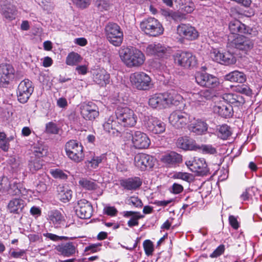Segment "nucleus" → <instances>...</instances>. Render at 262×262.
Instances as JSON below:
<instances>
[{
    "label": "nucleus",
    "mask_w": 262,
    "mask_h": 262,
    "mask_svg": "<svg viewBox=\"0 0 262 262\" xmlns=\"http://www.w3.org/2000/svg\"><path fill=\"white\" fill-rule=\"evenodd\" d=\"M122 61L128 68H138L145 61L144 54L139 49L133 47H122L119 52Z\"/></svg>",
    "instance_id": "obj_1"
},
{
    "label": "nucleus",
    "mask_w": 262,
    "mask_h": 262,
    "mask_svg": "<svg viewBox=\"0 0 262 262\" xmlns=\"http://www.w3.org/2000/svg\"><path fill=\"white\" fill-rule=\"evenodd\" d=\"M101 245L100 244L90 245V246L85 247V251L87 252L90 251L92 253L96 252L99 250V247L101 246Z\"/></svg>",
    "instance_id": "obj_61"
},
{
    "label": "nucleus",
    "mask_w": 262,
    "mask_h": 262,
    "mask_svg": "<svg viewBox=\"0 0 262 262\" xmlns=\"http://www.w3.org/2000/svg\"><path fill=\"white\" fill-rule=\"evenodd\" d=\"M177 31L180 36L187 40H193L199 36L195 28L189 24H181L178 26Z\"/></svg>",
    "instance_id": "obj_17"
},
{
    "label": "nucleus",
    "mask_w": 262,
    "mask_h": 262,
    "mask_svg": "<svg viewBox=\"0 0 262 262\" xmlns=\"http://www.w3.org/2000/svg\"><path fill=\"white\" fill-rule=\"evenodd\" d=\"M34 91L32 82L29 79H26L19 84L17 90L18 101L21 103L27 102Z\"/></svg>",
    "instance_id": "obj_10"
},
{
    "label": "nucleus",
    "mask_w": 262,
    "mask_h": 262,
    "mask_svg": "<svg viewBox=\"0 0 262 262\" xmlns=\"http://www.w3.org/2000/svg\"><path fill=\"white\" fill-rule=\"evenodd\" d=\"M58 196L63 202L69 201L72 196V191L67 187L59 186L57 188Z\"/></svg>",
    "instance_id": "obj_39"
},
{
    "label": "nucleus",
    "mask_w": 262,
    "mask_h": 262,
    "mask_svg": "<svg viewBox=\"0 0 262 262\" xmlns=\"http://www.w3.org/2000/svg\"><path fill=\"white\" fill-rule=\"evenodd\" d=\"M119 182L124 189L128 191L136 190L142 184L141 179L137 177L122 179L120 180Z\"/></svg>",
    "instance_id": "obj_24"
},
{
    "label": "nucleus",
    "mask_w": 262,
    "mask_h": 262,
    "mask_svg": "<svg viewBox=\"0 0 262 262\" xmlns=\"http://www.w3.org/2000/svg\"><path fill=\"white\" fill-rule=\"evenodd\" d=\"M106 38L113 45L118 47L123 39V33L120 27L115 23H108L105 28Z\"/></svg>",
    "instance_id": "obj_4"
},
{
    "label": "nucleus",
    "mask_w": 262,
    "mask_h": 262,
    "mask_svg": "<svg viewBox=\"0 0 262 262\" xmlns=\"http://www.w3.org/2000/svg\"><path fill=\"white\" fill-rule=\"evenodd\" d=\"M104 129L114 137H120L123 129L119 121L114 119V117L111 116L103 124Z\"/></svg>",
    "instance_id": "obj_21"
},
{
    "label": "nucleus",
    "mask_w": 262,
    "mask_h": 262,
    "mask_svg": "<svg viewBox=\"0 0 262 262\" xmlns=\"http://www.w3.org/2000/svg\"><path fill=\"white\" fill-rule=\"evenodd\" d=\"M42 166V161L41 159L31 156L28 161V168L32 172H35L41 169Z\"/></svg>",
    "instance_id": "obj_41"
},
{
    "label": "nucleus",
    "mask_w": 262,
    "mask_h": 262,
    "mask_svg": "<svg viewBox=\"0 0 262 262\" xmlns=\"http://www.w3.org/2000/svg\"><path fill=\"white\" fill-rule=\"evenodd\" d=\"M43 236L49 238L53 241H58L62 238V237H60L56 234L51 233H46L43 234Z\"/></svg>",
    "instance_id": "obj_62"
},
{
    "label": "nucleus",
    "mask_w": 262,
    "mask_h": 262,
    "mask_svg": "<svg viewBox=\"0 0 262 262\" xmlns=\"http://www.w3.org/2000/svg\"><path fill=\"white\" fill-rule=\"evenodd\" d=\"M115 114L117 120L119 121L122 126L133 127L137 122L138 117L135 112L128 107H117Z\"/></svg>",
    "instance_id": "obj_2"
},
{
    "label": "nucleus",
    "mask_w": 262,
    "mask_h": 262,
    "mask_svg": "<svg viewBox=\"0 0 262 262\" xmlns=\"http://www.w3.org/2000/svg\"><path fill=\"white\" fill-rule=\"evenodd\" d=\"M7 139L6 135L4 132H0V148L4 151H8L9 143Z\"/></svg>",
    "instance_id": "obj_47"
},
{
    "label": "nucleus",
    "mask_w": 262,
    "mask_h": 262,
    "mask_svg": "<svg viewBox=\"0 0 262 262\" xmlns=\"http://www.w3.org/2000/svg\"><path fill=\"white\" fill-rule=\"evenodd\" d=\"M186 95L189 103L194 106L204 105L212 97L211 92L208 90H195L188 92Z\"/></svg>",
    "instance_id": "obj_7"
},
{
    "label": "nucleus",
    "mask_w": 262,
    "mask_h": 262,
    "mask_svg": "<svg viewBox=\"0 0 262 262\" xmlns=\"http://www.w3.org/2000/svg\"><path fill=\"white\" fill-rule=\"evenodd\" d=\"M132 146L135 149H147L151 142L148 136L145 133L139 130L132 131Z\"/></svg>",
    "instance_id": "obj_11"
},
{
    "label": "nucleus",
    "mask_w": 262,
    "mask_h": 262,
    "mask_svg": "<svg viewBox=\"0 0 262 262\" xmlns=\"http://www.w3.org/2000/svg\"><path fill=\"white\" fill-rule=\"evenodd\" d=\"M79 184L83 188L88 190H94L97 188V185L93 181L85 178L81 179Z\"/></svg>",
    "instance_id": "obj_45"
},
{
    "label": "nucleus",
    "mask_w": 262,
    "mask_h": 262,
    "mask_svg": "<svg viewBox=\"0 0 262 262\" xmlns=\"http://www.w3.org/2000/svg\"><path fill=\"white\" fill-rule=\"evenodd\" d=\"M41 210L39 207L33 206L30 209V213L36 217L40 216L41 214Z\"/></svg>",
    "instance_id": "obj_64"
},
{
    "label": "nucleus",
    "mask_w": 262,
    "mask_h": 262,
    "mask_svg": "<svg viewBox=\"0 0 262 262\" xmlns=\"http://www.w3.org/2000/svg\"><path fill=\"white\" fill-rule=\"evenodd\" d=\"M146 127L152 134H161L166 130V124L158 118L151 117L148 118Z\"/></svg>",
    "instance_id": "obj_20"
},
{
    "label": "nucleus",
    "mask_w": 262,
    "mask_h": 262,
    "mask_svg": "<svg viewBox=\"0 0 262 262\" xmlns=\"http://www.w3.org/2000/svg\"><path fill=\"white\" fill-rule=\"evenodd\" d=\"M185 164L191 171L201 175H206L209 171L206 161L203 158H191L185 161Z\"/></svg>",
    "instance_id": "obj_12"
},
{
    "label": "nucleus",
    "mask_w": 262,
    "mask_h": 262,
    "mask_svg": "<svg viewBox=\"0 0 262 262\" xmlns=\"http://www.w3.org/2000/svg\"><path fill=\"white\" fill-rule=\"evenodd\" d=\"M78 208L76 210L77 215L81 219H90L93 214V207L89 202L82 199L78 202Z\"/></svg>",
    "instance_id": "obj_22"
},
{
    "label": "nucleus",
    "mask_w": 262,
    "mask_h": 262,
    "mask_svg": "<svg viewBox=\"0 0 262 262\" xmlns=\"http://www.w3.org/2000/svg\"><path fill=\"white\" fill-rule=\"evenodd\" d=\"M132 85L139 90H147L152 86L150 77L145 73L137 72L130 76Z\"/></svg>",
    "instance_id": "obj_6"
},
{
    "label": "nucleus",
    "mask_w": 262,
    "mask_h": 262,
    "mask_svg": "<svg viewBox=\"0 0 262 262\" xmlns=\"http://www.w3.org/2000/svg\"><path fill=\"white\" fill-rule=\"evenodd\" d=\"M80 113L85 120H92L99 116L98 108L92 102L82 103L80 106Z\"/></svg>",
    "instance_id": "obj_18"
},
{
    "label": "nucleus",
    "mask_w": 262,
    "mask_h": 262,
    "mask_svg": "<svg viewBox=\"0 0 262 262\" xmlns=\"http://www.w3.org/2000/svg\"><path fill=\"white\" fill-rule=\"evenodd\" d=\"M103 210L105 214L111 216H116L118 212L117 209L114 206H106Z\"/></svg>",
    "instance_id": "obj_57"
},
{
    "label": "nucleus",
    "mask_w": 262,
    "mask_h": 262,
    "mask_svg": "<svg viewBox=\"0 0 262 262\" xmlns=\"http://www.w3.org/2000/svg\"><path fill=\"white\" fill-rule=\"evenodd\" d=\"M211 57L214 61L226 66L233 64L236 61L234 54L228 51L221 52L219 50H214L211 53Z\"/></svg>",
    "instance_id": "obj_14"
},
{
    "label": "nucleus",
    "mask_w": 262,
    "mask_h": 262,
    "mask_svg": "<svg viewBox=\"0 0 262 262\" xmlns=\"http://www.w3.org/2000/svg\"><path fill=\"white\" fill-rule=\"evenodd\" d=\"M174 178L188 182L190 179V174L187 172H179L174 175Z\"/></svg>",
    "instance_id": "obj_58"
},
{
    "label": "nucleus",
    "mask_w": 262,
    "mask_h": 262,
    "mask_svg": "<svg viewBox=\"0 0 262 262\" xmlns=\"http://www.w3.org/2000/svg\"><path fill=\"white\" fill-rule=\"evenodd\" d=\"M196 82L201 86L213 88L217 86L219 80L215 76L205 72H198L195 74Z\"/></svg>",
    "instance_id": "obj_13"
},
{
    "label": "nucleus",
    "mask_w": 262,
    "mask_h": 262,
    "mask_svg": "<svg viewBox=\"0 0 262 262\" xmlns=\"http://www.w3.org/2000/svg\"><path fill=\"white\" fill-rule=\"evenodd\" d=\"M95 6L101 12L108 11L111 7L109 0H93Z\"/></svg>",
    "instance_id": "obj_44"
},
{
    "label": "nucleus",
    "mask_w": 262,
    "mask_h": 262,
    "mask_svg": "<svg viewBox=\"0 0 262 262\" xmlns=\"http://www.w3.org/2000/svg\"><path fill=\"white\" fill-rule=\"evenodd\" d=\"M143 246L145 254L147 256L151 255L154 251V245L152 243L150 240L146 239L144 241Z\"/></svg>",
    "instance_id": "obj_53"
},
{
    "label": "nucleus",
    "mask_w": 262,
    "mask_h": 262,
    "mask_svg": "<svg viewBox=\"0 0 262 262\" xmlns=\"http://www.w3.org/2000/svg\"><path fill=\"white\" fill-rule=\"evenodd\" d=\"M232 44L236 48L245 52L250 51L253 47L252 40L243 35H238L235 38Z\"/></svg>",
    "instance_id": "obj_25"
},
{
    "label": "nucleus",
    "mask_w": 262,
    "mask_h": 262,
    "mask_svg": "<svg viewBox=\"0 0 262 262\" xmlns=\"http://www.w3.org/2000/svg\"><path fill=\"white\" fill-rule=\"evenodd\" d=\"M15 70L12 65L8 63L0 64V86L7 85L14 78Z\"/></svg>",
    "instance_id": "obj_15"
},
{
    "label": "nucleus",
    "mask_w": 262,
    "mask_h": 262,
    "mask_svg": "<svg viewBox=\"0 0 262 262\" xmlns=\"http://www.w3.org/2000/svg\"><path fill=\"white\" fill-rule=\"evenodd\" d=\"M165 94L167 96L166 98L168 107L171 104L177 105L183 100V97L174 91L165 93Z\"/></svg>",
    "instance_id": "obj_40"
},
{
    "label": "nucleus",
    "mask_w": 262,
    "mask_h": 262,
    "mask_svg": "<svg viewBox=\"0 0 262 262\" xmlns=\"http://www.w3.org/2000/svg\"><path fill=\"white\" fill-rule=\"evenodd\" d=\"M72 1L77 8L83 10L90 6L92 0H72Z\"/></svg>",
    "instance_id": "obj_50"
},
{
    "label": "nucleus",
    "mask_w": 262,
    "mask_h": 262,
    "mask_svg": "<svg viewBox=\"0 0 262 262\" xmlns=\"http://www.w3.org/2000/svg\"><path fill=\"white\" fill-rule=\"evenodd\" d=\"M67 156L75 162H80L83 160L84 155L83 146L75 140H70L65 146Z\"/></svg>",
    "instance_id": "obj_5"
},
{
    "label": "nucleus",
    "mask_w": 262,
    "mask_h": 262,
    "mask_svg": "<svg viewBox=\"0 0 262 262\" xmlns=\"http://www.w3.org/2000/svg\"><path fill=\"white\" fill-rule=\"evenodd\" d=\"M26 251L27 250L24 249L13 250L12 251L10 250V254L12 257L14 258H21L26 254Z\"/></svg>",
    "instance_id": "obj_55"
},
{
    "label": "nucleus",
    "mask_w": 262,
    "mask_h": 262,
    "mask_svg": "<svg viewBox=\"0 0 262 262\" xmlns=\"http://www.w3.org/2000/svg\"><path fill=\"white\" fill-rule=\"evenodd\" d=\"M32 156L35 158L41 159L46 156L48 152L47 148L39 143L34 144L31 148Z\"/></svg>",
    "instance_id": "obj_38"
},
{
    "label": "nucleus",
    "mask_w": 262,
    "mask_h": 262,
    "mask_svg": "<svg viewBox=\"0 0 262 262\" xmlns=\"http://www.w3.org/2000/svg\"><path fill=\"white\" fill-rule=\"evenodd\" d=\"M231 135L230 127L227 125L224 124L220 126L217 129V136L223 140H226Z\"/></svg>",
    "instance_id": "obj_43"
},
{
    "label": "nucleus",
    "mask_w": 262,
    "mask_h": 262,
    "mask_svg": "<svg viewBox=\"0 0 262 262\" xmlns=\"http://www.w3.org/2000/svg\"><path fill=\"white\" fill-rule=\"evenodd\" d=\"M141 30L146 34L157 36L163 33L164 29L161 23L154 17L144 19L140 24Z\"/></svg>",
    "instance_id": "obj_3"
},
{
    "label": "nucleus",
    "mask_w": 262,
    "mask_h": 262,
    "mask_svg": "<svg viewBox=\"0 0 262 262\" xmlns=\"http://www.w3.org/2000/svg\"><path fill=\"white\" fill-rule=\"evenodd\" d=\"M15 8L11 4L10 0H0V12L4 18L12 20L15 17Z\"/></svg>",
    "instance_id": "obj_23"
},
{
    "label": "nucleus",
    "mask_w": 262,
    "mask_h": 262,
    "mask_svg": "<svg viewBox=\"0 0 262 262\" xmlns=\"http://www.w3.org/2000/svg\"><path fill=\"white\" fill-rule=\"evenodd\" d=\"M82 59L81 56L76 52L70 53L66 58V63L69 66H76L80 63Z\"/></svg>",
    "instance_id": "obj_42"
},
{
    "label": "nucleus",
    "mask_w": 262,
    "mask_h": 262,
    "mask_svg": "<svg viewBox=\"0 0 262 262\" xmlns=\"http://www.w3.org/2000/svg\"><path fill=\"white\" fill-rule=\"evenodd\" d=\"M142 217L143 216L140 215V214H135V215L131 217V219L128 221V226L130 227H132L138 225V220L142 218Z\"/></svg>",
    "instance_id": "obj_56"
},
{
    "label": "nucleus",
    "mask_w": 262,
    "mask_h": 262,
    "mask_svg": "<svg viewBox=\"0 0 262 262\" xmlns=\"http://www.w3.org/2000/svg\"><path fill=\"white\" fill-rule=\"evenodd\" d=\"M189 128L191 132L197 135H203L207 132L208 125L204 121L197 119L190 124Z\"/></svg>",
    "instance_id": "obj_33"
},
{
    "label": "nucleus",
    "mask_w": 262,
    "mask_h": 262,
    "mask_svg": "<svg viewBox=\"0 0 262 262\" xmlns=\"http://www.w3.org/2000/svg\"><path fill=\"white\" fill-rule=\"evenodd\" d=\"M229 222L231 226L234 229L236 230L239 227V223L237 219L233 215H230L229 217Z\"/></svg>",
    "instance_id": "obj_60"
},
{
    "label": "nucleus",
    "mask_w": 262,
    "mask_h": 262,
    "mask_svg": "<svg viewBox=\"0 0 262 262\" xmlns=\"http://www.w3.org/2000/svg\"><path fill=\"white\" fill-rule=\"evenodd\" d=\"M176 144L178 147L185 150H196L198 148L195 141L187 136L179 138Z\"/></svg>",
    "instance_id": "obj_29"
},
{
    "label": "nucleus",
    "mask_w": 262,
    "mask_h": 262,
    "mask_svg": "<svg viewBox=\"0 0 262 262\" xmlns=\"http://www.w3.org/2000/svg\"><path fill=\"white\" fill-rule=\"evenodd\" d=\"M198 149H200L204 154H210L214 155L216 154V149L210 144L202 145L201 147L198 146Z\"/></svg>",
    "instance_id": "obj_49"
},
{
    "label": "nucleus",
    "mask_w": 262,
    "mask_h": 262,
    "mask_svg": "<svg viewBox=\"0 0 262 262\" xmlns=\"http://www.w3.org/2000/svg\"><path fill=\"white\" fill-rule=\"evenodd\" d=\"M102 156L93 157L91 160H87L85 162V164L88 168L90 170H92L97 168L99 164L102 162Z\"/></svg>",
    "instance_id": "obj_46"
},
{
    "label": "nucleus",
    "mask_w": 262,
    "mask_h": 262,
    "mask_svg": "<svg viewBox=\"0 0 262 262\" xmlns=\"http://www.w3.org/2000/svg\"><path fill=\"white\" fill-rule=\"evenodd\" d=\"M156 159L152 156L145 154H137L134 158V164L141 170H144L146 168H152Z\"/></svg>",
    "instance_id": "obj_16"
},
{
    "label": "nucleus",
    "mask_w": 262,
    "mask_h": 262,
    "mask_svg": "<svg viewBox=\"0 0 262 262\" xmlns=\"http://www.w3.org/2000/svg\"><path fill=\"white\" fill-rule=\"evenodd\" d=\"M213 111L224 118H229L232 116V106L226 103H220L213 107Z\"/></svg>",
    "instance_id": "obj_32"
},
{
    "label": "nucleus",
    "mask_w": 262,
    "mask_h": 262,
    "mask_svg": "<svg viewBox=\"0 0 262 262\" xmlns=\"http://www.w3.org/2000/svg\"><path fill=\"white\" fill-rule=\"evenodd\" d=\"M93 79L100 86H105L110 83V75L105 69H99L94 73Z\"/></svg>",
    "instance_id": "obj_27"
},
{
    "label": "nucleus",
    "mask_w": 262,
    "mask_h": 262,
    "mask_svg": "<svg viewBox=\"0 0 262 262\" xmlns=\"http://www.w3.org/2000/svg\"><path fill=\"white\" fill-rule=\"evenodd\" d=\"M165 93L156 94L149 99V105L154 108L163 109L167 107L166 97Z\"/></svg>",
    "instance_id": "obj_26"
},
{
    "label": "nucleus",
    "mask_w": 262,
    "mask_h": 262,
    "mask_svg": "<svg viewBox=\"0 0 262 262\" xmlns=\"http://www.w3.org/2000/svg\"><path fill=\"white\" fill-rule=\"evenodd\" d=\"M235 91L238 93L245 94L247 96H251L252 94V91L249 86L246 84L235 86Z\"/></svg>",
    "instance_id": "obj_51"
},
{
    "label": "nucleus",
    "mask_w": 262,
    "mask_h": 262,
    "mask_svg": "<svg viewBox=\"0 0 262 262\" xmlns=\"http://www.w3.org/2000/svg\"><path fill=\"white\" fill-rule=\"evenodd\" d=\"M45 132L49 134H57L59 132V128L55 123L50 122L46 125Z\"/></svg>",
    "instance_id": "obj_48"
},
{
    "label": "nucleus",
    "mask_w": 262,
    "mask_h": 262,
    "mask_svg": "<svg viewBox=\"0 0 262 262\" xmlns=\"http://www.w3.org/2000/svg\"><path fill=\"white\" fill-rule=\"evenodd\" d=\"M229 28L232 34H251V32L249 27L238 20H234L231 21L229 25Z\"/></svg>",
    "instance_id": "obj_31"
},
{
    "label": "nucleus",
    "mask_w": 262,
    "mask_h": 262,
    "mask_svg": "<svg viewBox=\"0 0 262 262\" xmlns=\"http://www.w3.org/2000/svg\"><path fill=\"white\" fill-rule=\"evenodd\" d=\"M224 99L229 103L235 106H242L245 103V99L244 97L241 95L236 94H226L224 95Z\"/></svg>",
    "instance_id": "obj_36"
},
{
    "label": "nucleus",
    "mask_w": 262,
    "mask_h": 262,
    "mask_svg": "<svg viewBox=\"0 0 262 262\" xmlns=\"http://www.w3.org/2000/svg\"><path fill=\"white\" fill-rule=\"evenodd\" d=\"M24 207V202L20 199H12L7 205V209L10 213L18 214Z\"/></svg>",
    "instance_id": "obj_34"
},
{
    "label": "nucleus",
    "mask_w": 262,
    "mask_h": 262,
    "mask_svg": "<svg viewBox=\"0 0 262 262\" xmlns=\"http://www.w3.org/2000/svg\"><path fill=\"white\" fill-rule=\"evenodd\" d=\"M128 204L136 207H141L143 204L140 199L137 196H130L128 200Z\"/></svg>",
    "instance_id": "obj_54"
},
{
    "label": "nucleus",
    "mask_w": 262,
    "mask_h": 262,
    "mask_svg": "<svg viewBox=\"0 0 262 262\" xmlns=\"http://www.w3.org/2000/svg\"><path fill=\"white\" fill-rule=\"evenodd\" d=\"M169 121L176 128H181L191 122V120L190 116L188 113L181 110H177L170 114Z\"/></svg>",
    "instance_id": "obj_8"
},
{
    "label": "nucleus",
    "mask_w": 262,
    "mask_h": 262,
    "mask_svg": "<svg viewBox=\"0 0 262 262\" xmlns=\"http://www.w3.org/2000/svg\"><path fill=\"white\" fill-rule=\"evenodd\" d=\"M146 53L148 55H153L159 57L167 56L171 53V49L159 43H151L146 47Z\"/></svg>",
    "instance_id": "obj_19"
},
{
    "label": "nucleus",
    "mask_w": 262,
    "mask_h": 262,
    "mask_svg": "<svg viewBox=\"0 0 262 262\" xmlns=\"http://www.w3.org/2000/svg\"><path fill=\"white\" fill-rule=\"evenodd\" d=\"M173 58L176 64L185 68L193 67L196 63L195 57L189 52L178 51Z\"/></svg>",
    "instance_id": "obj_9"
},
{
    "label": "nucleus",
    "mask_w": 262,
    "mask_h": 262,
    "mask_svg": "<svg viewBox=\"0 0 262 262\" xmlns=\"http://www.w3.org/2000/svg\"><path fill=\"white\" fill-rule=\"evenodd\" d=\"M48 220L55 228L64 226L66 222L64 215L57 210L49 211L48 214Z\"/></svg>",
    "instance_id": "obj_28"
},
{
    "label": "nucleus",
    "mask_w": 262,
    "mask_h": 262,
    "mask_svg": "<svg viewBox=\"0 0 262 262\" xmlns=\"http://www.w3.org/2000/svg\"><path fill=\"white\" fill-rule=\"evenodd\" d=\"M225 79L231 82L243 83L246 81L247 77L243 72L234 71L226 75Z\"/></svg>",
    "instance_id": "obj_35"
},
{
    "label": "nucleus",
    "mask_w": 262,
    "mask_h": 262,
    "mask_svg": "<svg viewBox=\"0 0 262 262\" xmlns=\"http://www.w3.org/2000/svg\"><path fill=\"white\" fill-rule=\"evenodd\" d=\"M50 173L55 179L65 180L68 178L67 174L59 169H51Z\"/></svg>",
    "instance_id": "obj_52"
},
{
    "label": "nucleus",
    "mask_w": 262,
    "mask_h": 262,
    "mask_svg": "<svg viewBox=\"0 0 262 262\" xmlns=\"http://www.w3.org/2000/svg\"><path fill=\"white\" fill-rule=\"evenodd\" d=\"M183 190V186L179 184L174 183L172 185V191L175 194L181 193Z\"/></svg>",
    "instance_id": "obj_63"
},
{
    "label": "nucleus",
    "mask_w": 262,
    "mask_h": 262,
    "mask_svg": "<svg viewBox=\"0 0 262 262\" xmlns=\"http://www.w3.org/2000/svg\"><path fill=\"white\" fill-rule=\"evenodd\" d=\"M162 161L169 166L173 165L182 162V156L175 152H171L164 155L162 158Z\"/></svg>",
    "instance_id": "obj_37"
},
{
    "label": "nucleus",
    "mask_w": 262,
    "mask_h": 262,
    "mask_svg": "<svg viewBox=\"0 0 262 262\" xmlns=\"http://www.w3.org/2000/svg\"><path fill=\"white\" fill-rule=\"evenodd\" d=\"M225 251L224 246L220 245L210 255L211 258L217 257L222 255Z\"/></svg>",
    "instance_id": "obj_59"
},
{
    "label": "nucleus",
    "mask_w": 262,
    "mask_h": 262,
    "mask_svg": "<svg viewBox=\"0 0 262 262\" xmlns=\"http://www.w3.org/2000/svg\"><path fill=\"white\" fill-rule=\"evenodd\" d=\"M56 250L62 255L69 257L74 255L76 252V248L72 242L62 243L58 245Z\"/></svg>",
    "instance_id": "obj_30"
}]
</instances>
